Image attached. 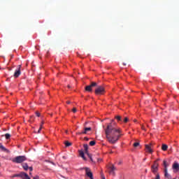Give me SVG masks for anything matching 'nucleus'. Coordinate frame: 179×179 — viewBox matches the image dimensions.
<instances>
[{
	"label": "nucleus",
	"mask_w": 179,
	"mask_h": 179,
	"mask_svg": "<svg viewBox=\"0 0 179 179\" xmlns=\"http://www.w3.org/2000/svg\"><path fill=\"white\" fill-rule=\"evenodd\" d=\"M105 134L109 143L115 144L121 136V129H117L115 126H113L112 123H109L105 129Z\"/></svg>",
	"instance_id": "obj_1"
},
{
	"label": "nucleus",
	"mask_w": 179,
	"mask_h": 179,
	"mask_svg": "<svg viewBox=\"0 0 179 179\" xmlns=\"http://www.w3.org/2000/svg\"><path fill=\"white\" fill-rule=\"evenodd\" d=\"M27 159L26 155H17L12 159L13 162H15L16 164H21Z\"/></svg>",
	"instance_id": "obj_2"
},
{
	"label": "nucleus",
	"mask_w": 179,
	"mask_h": 179,
	"mask_svg": "<svg viewBox=\"0 0 179 179\" xmlns=\"http://www.w3.org/2000/svg\"><path fill=\"white\" fill-rule=\"evenodd\" d=\"M104 92H106L104 86L98 85L96 83V87L95 89V94H103Z\"/></svg>",
	"instance_id": "obj_3"
},
{
	"label": "nucleus",
	"mask_w": 179,
	"mask_h": 179,
	"mask_svg": "<svg viewBox=\"0 0 179 179\" xmlns=\"http://www.w3.org/2000/svg\"><path fill=\"white\" fill-rule=\"evenodd\" d=\"M16 177H20V178L22 179H31L30 177L27 174V173H20V174H14L13 176V178H15Z\"/></svg>",
	"instance_id": "obj_4"
},
{
	"label": "nucleus",
	"mask_w": 179,
	"mask_h": 179,
	"mask_svg": "<svg viewBox=\"0 0 179 179\" xmlns=\"http://www.w3.org/2000/svg\"><path fill=\"white\" fill-rule=\"evenodd\" d=\"M151 170L154 174H156L159 170V163L157 161H155L153 165L151 166Z\"/></svg>",
	"instance_id": "obj_5"
},
{
	"label": "nucleus",
	"mask_w": 179,
	"mask_h": 179,
	"mask_svg": "<svg viewBox=\"0 0 179 179\" xmlns=\"http://www.w3.org/2000/svg\"><path fill=\"white\" fill-rule=\"evenodd\" d=\"M94 86H97L96 82H92L90 85H88L87 86H85V90L87 92H92V87Z\"/></svg>",
	"instance_id": "obj_6"
},
{
	"label": "nucleus",
	"mask_w": 179,
	"mask_h": 179,
	"mask_svg": "<svg viewBox=\"0 0 179 179\" xmlns=\"http://www.w3.org/2000/svg\"><path fill=\"white\" fill-rule=\"evenodd\" d=\"M85 170L86 176L89 177V178L90 179H94L93 174L92 173L90 168H85Z\"/></svg>",
	"instance_id": "obj_7"
},
{
	"label": "nucleus",
	"mask_w": 179,
	"mask_h": 179,
	"mask_svg": "<svg viewBox=\"0 0 179 179\" xmlns=\"http://www.w3.org/2000/svg\"><path fill=\"white\" fill-rule=\"evenodd\" d=\"M83 147H84L85 152L86 154H87L88 157H89L90 159H91V161H93L92 157V154H90V153H89V151H88V150H89V145H88V144H84Z\"/></svg>",
	"instance_id": "obj_8"
},
{
	"label": "nucleus",
	"mask_w": 179,
	"mask_h": 179,
	"mask_svg": "<svg viewBox=\"0 0 179 179\" xmlns=\"http://www.w3.org/2000/svg\"><path fill=\"white\" fill-rule=\"evenodd\" d=\"M116 166H115V165H111V166H110V174H113V176H115V171H116Z\"/></svg>",
	"instance_id": "obj_9"
},
{
	"label": "nucleus",
	"mask_w": 179,
	"mask_h": 179,
	"mask_svg": "<svg viewBox=\"0 0 179 179\" xmlns=\"http://www.w3.org/2000/svg\"><path fill=\"white\" fill-rule=\"evenodd\" d=\"M21 75V71H20V65H19V68L17 69H15V71L14 73L15 78H18Z\"/></svg>",
	"instance_id": "obj_10"
},
{
	"label": "nucleus",
	"mask_w": 179,
	"mask_h": 179,
	"mask_svg": "<svg viewBox=\"0 0 179 179\" xmlns=\"http://www.w3.org/2000/svg\"><path fill=\"white\" fill-rule=\"evenodd\" d=\"M145 150L148 152H153V150L152 149V144H146L145 145Z\"/></svg>",
	"instance_id": "obj_11"
},
{
	"label": "nucleus",
	"mask_w": 179,
	"mask_h": 179,
	"mask_svg": "<svg viewBox=\"0 0 179 179\" xmlns=\"http://www.w3.org/2000/svg\"><path fill=\"white\" fill-rule=\"evenodd\" d=\"M169 166V164H168L167 161L165 159L164 160V174H166L168 171V167Z\"/></svg>",
	"instance_id": "obj_12"
},
{
	"label": "nucleus",
	"mask_w": 179,
	"mask_h": 179,
	"mask_svg": "<svg viewBox=\"0 0 179 179\" xmlns=\"http://www.w3.org/2000/svg\"><path fill=\"white\" fill-rule=\"evenodd\" d=\"M173 170H176V171H179V163L178 162H174L173 165Z\"/></svg>",
	"instance_id": "obj_13"
},
{
	"label": "nucleus",
	"mask_w": 179,
	"mask_h": 179,
	"mask_svg": "<svg viewBox=\"0 0 179 179\" xmlns=\"http://www.w3.org/2000/svg\"><path fill=\"white\" fill-rule=\"evenodd\" d=\"M0 148L2 151H5L6 152H9V150H8V148L4 147V145H3L1 143H0Z\"/></svg>",
	"instance_id": "obj_14"
},
{
	"label": "nucleus",
	"mask_w": 179,
	"mask_h": 179,
	"mask_svg": "<svg viewBox=\"0 0 179 179\" xmlns=\"http://www.w3.org/2000/svg\"><path fill=\"white\" fill-rule=\"evenodd\" d=\"M22 168L24 169V170H25V171H27V170H29V165L27 162H24L22 164Z\"/></svg>",
	"instance_id": "obj_15"
},
{
	"label": "nucleus",
	"mask_w": 179,
	"mask_h": 179,
	"mask_svg": "<svg viewBox=\"0 0 179 179\" xmlns=\"http://www.w3.org/2000/svg\"><path fill=\"white\" fill-rule=\"evenodd\" d=\"M79 154H80V157H82V158H83V159H86V157H85V152L83 150H80V151L79 152Z\"/></svg>",
	"instance_id": "obj_16"
},
{
	"label": "nucleus",
	"mask_w": 179,
	"mask_h": 179,
	"mask_svg": "<svg viewBox=\"0 0 179 179\" xmlns=\"http://www.w3.org/2000/svg\"><path fill=\"white\" fill-rule=\"evenodd\" d=\"M162 150H163V151H166V150H168V145H167V144H162Z\"/></svg>",
	"instance_id": "obj_17"
},
{
	"label": "nucleus",
	"mask_w": 179,
	"mask_h": 179,
	"mask_svg": "<svg viewBox=\"0 0 179 179\" xmlns=\"http://www.w3.org/2000/svg\"><path fill=\"white\" fill-rule=\"evenodd\" d=\"M164 176H165L166 178H168V179L172 178L170 174H169L168 171H166V174H164Z\"/></svg>",
	"instance_id": "obj_18"
},
{
	"label": "nucleus",
	"mask_w": 179,
	"mask_h": 179,
	"mask_svg": "<svg viewBox=\"0 0 179 179\" xmlns=\"http://www.w3.org/2000/svg\"><path fill=\"white\" fill-rule=\"evenodd\" d=\"M115 119H117V122H123L121 116H115Z\"/></svg>",
	"instance_id": "obj_19"
},
{
	"label": "nucleus",
	"mask_w": 179,
	"mask_h": 179,
	"mask_svg": "<svg viewBox=\"0 0 179 179\" xmlns=\"http://www.w3.org/2000/svg\"><path fill=\"white\" fill-rule=\"evenodd\" d=\"M65 145H66V147H69L70 145H72V143H70L69 141H65Z\"/></svg>",
	"instance_id": "obj_20"
},
{
	"label": "nucleus",
	"mask_w": 179,
	"mask_h": 179,
	"mask_svg": "<svg viewBox=\"0 0 179 179\" xmlns=\"http://www.w3.org/2000/svg\"><path fill=\"white\" fill-rule=\"evenodd\" d=\"M78 134H87L86 127L84 128V130L83 131H80V133H78Z\"/></svg>",
	"instance_id": "obj_21"
},
{
	"label": "nucleus",
	"mask_w": 179,
	"mask_h": 179,
	"mask_svg": "<svg viewBox=\"0 0 179 179\" xmlns=\"http://www.w3.org/2000/svg\"><path fill=\"white\" fill-rule=\"evenodd\" d=\"M5 137L6 139H9V138H10V134L9 133H6L5 134Z\"/></svg>",
	"instance_id": "obj_22"
},
{
	"label": "nucleus",
	"mask_w": 179,
	"mask_h": 179,
	"mask_svg": "<svg viewBox=\"0 0 179 179\" xmlns=\"http://www.w3.org/2000/svg\"><path fill=\"white\" fill-rule=\"evenodd\" d=\"M96 141L95 140H92V141L90 142V145H95Z\"/></svg>",
	"instance_id": "obj_23"
},
{
	"label": "nucleus",
	"mask_w": 179,
	"mask_h": 179,
	"mask_svg": "<svg viewBox=\"0 0 179 179\" xmlns=\"http://www.w3.org/2000/svg\"><path fill=\"white\" fill-rule=\"evenodd\" d=\"M85 130H86V134H87V131H91L92 127H85Z\"/></svg>",
	"instance_id": "obj_24"
},
{
	"label": "nucleus",
	"mask_w": 179,
	"mask_h": 179,
	"mask_svg": "<svg viewBox=\"0 0 179 179\" xmlns=\"http://www.w3.org/2000/svg\"><path fill=\"white\" fill-rule=\"evenodd\" d=\"M42 129H43V124H41V126H40V127H39V129L38 130V133H41Z\"/></svg>",
	"instance_id": "obj_25"
},
{
	"label": "nucleus",
	"mask_w": 179,
	"mask_h": 179,
	"mask_svg": "<svg viewBox=\"0 0 179 179\" xmlns=\"http://www.w3.org/2000/svg\"><path fill=\"white\" fill-rule=\"evenodd\" d=\"M138 145H140V143H138V142H136L134 143V147H138Z\"/></svg>",
	"instance_id": "obj_26"
},
{
	"label": "nucleus",
	"mask_w": 179,
	"mask_h": 179,
	"mask_svg": "<svg viewBox=\"0 0 179 179\" xmlns=\"http://www.w3.org/2000/svg\"><path fill=\"white\" fill-rule=\"evenodd\" d=\"M128 120H129L128 117H124L123 122H124V123H127Z\"/></svg>",
	"instance_id": "obj_27"
},
{
	"label": "nucleus",
	"mask_w": 179,
	"mask_h": 179,
	"mask_svg": "<svg viewBox=\"0 0 179 179\" xmlns=\"http://www.w3.org/2000/svg\"><path fill=\"white\" fill-rule=\"evenodd\" d=\"M152 179H160V176H159V174H157L155 178H152Z\"/></svg>",
	"instance_id": "obj_28"
},
{
	"label": "nucleus",
	"mask_w": 179,
	"mask_h": 179,
	"mask_svg": "<svg viewBox=\"0 0 179 179\" xmlns=\"http://www.w3.org/2000/svg\"><path fill=\"white\" fill-rule=\"evenodd\" d=\"M36 115L38 117H40L41 113L39 112H36Z\"/></svg>",
	"instance_id": "obj_29"
},
{
	"label": "nucleus",
	"mask_w": 179,
	"mask_h": 179,
	"mask_svg": "<svg viewBox=\"0 0 179 179\" xmlns=\"http://www.w3.org/2000/svg\"><path fill=\"white\" fill-rule=\"evenodd\" d=\"M76 112H77L76 108H73V113H76Z\"/></svg>",
	"instance_id": "obj_30"
},
{
	"label": "nucleus",
	"mask_w": 179,
	"mask_h": 179,
	"mask_svg": "<svg viewBox=\"0 0 179 179\" xmlns=\"http://www.w3.org/2000/svg\"><path fill=\"white\" fill-rule=\"evenodd\" d=\"M34 179H40V177L38 176H36V177H34Z\"/></svg>",
	"instance_id": "obj_31"
},
{
	"label": "nucleus",
	"mask_w": 179,
	"mask_h": 179,
	"mask_svg": "<svg viewBox=\"0 0 179 179\" xmlns=\"http://www.w3.org/2000/svg\"><path fill=\"white\" fill-rule=\"evenodd\" d=\"M29 171H33V166H29Z\"/></svg>",
	"instance_id": "obj_32"
},
{
	"label": "nucleus",
	"mask_w": 179,
	"mask_h": 179,
	"mask_svg": "<svg viewBox=\"0 0 179 179\" xmlns=\"http://www.w3.org/2000/svg\"><path fill=\"white\" fill-rule=\"evenodd\" d=\"M84 138H85V140H86L87 141H89V140H90V138H89L88 137H85Z\"/></svg>",
	"instance_id": "obj_33"
},
{
	"label": "nucleus",
	"mask_w": 179,
	"mask_h": 179,
	"mask_svg": "<svg viewBox=\"0 0 179 179\" xmlns=\"http://www.w3.org/2000/svg\"><path fill=\"white\" fill-rule=\"evenodd\" d=\"M141 129H143V130H146L145 127H144V126H141Z\"/></svg>",
	"instance_id": "obj_34"
},
{
	"label": "nucleus",
	"mask_w": 179,
	"mask_h": 179,
	"mask_svg": "<svg viewBox=\"0 0 179 179\" xmlns=\"http://www.w3.org/2000/svg\"><path fill=\"white\" fill-rule=\"evenodd\" d=\"M45 122L44 121H42L41 122V124H42V129H43V125L44 124Z\"/></svg>",
	"instance_id": "obj_35"
},
{
	"label": "nucleus",
	"mask_w": 179,
	"mask_h": 179,
	"mask_svg": "<svg viewBox=\"0 0 179 179\" xmlns=\"http://www.w3.org/2000/svg\"><path fill=\"white\" fill-rule=\"evenodd\" d=\"M67 103L69 105L71 103L70 101H67Z\"/></svg>",
	"instance_id": "obj_36"
},
{
	"label": "nucleus",
	"mask_w": 179,
	"mask_h": 179,
	"mask_svg": "<svg viewBox=\"0 0 179 179\" xmlns=\"http://www.w3.org/2000/svg\"><path fill=\"white\" fill-rule=\"evenodd\" d=\"M102 179H106V178H105V177H103V176H102Z\"/></svg>",
	"instance_id": "obj_37"
},
{
	"label": "nucleus",
	"mask_w": 179,
	"mask_h": 179,
	"mask_svg": "<svg viewBox=\"0 0 179 179\" xmlns=\"http://www.w3.org/2000/svg\"><path fill=\"white\" fill-rule=\"evenodd\" d=\"M68 87H71L70 85H68Z\"/></svg>",
	"instance_id": "obj_38"
},
{
	"label": "nucleus",
	"mask_w": 179,
	"mask_h": 179,
	"mask_svg": "<svg viewBox=\"0 0 179 179\" xmlns=\"http://www.w3.org/2000/svg\"><path fill=\"white\" fill-rule=\"evenodd\" d=\"M134 122H137V120H134Z\"/></svg>",
	"instance_id": "obj_39"
},
{
	"label": "nucleus",
	"mask_w": 179,
	"mask_h": 179,
	"mask_svg": "<svg viewBox=\"0 0 179 179\" xmlns=\"http://www.w3.org/2000/svg\"><path fill=\"white\" fill-rule=\"evenodd\" d=\"M66 133H68V131H67V130H66Z\"/></svg>",
	"instance_id": "obj_40"
},
{
	"label": "nucleus",
	"mask_w": 179,
	"mask_h": 179,
	"mask_svg": "<svg viewBox=\"0 0 179 179\" xmlns=\"http://www.w3.org/2000/svg\"><path fill=\"white\" fill-rule=\"evenodd\" d=\"M52 164H55V162H52Z\"/></svg>",
	"instance_id": "obj_41"
},
{
	"label": "nucleus",
	"mask_w": 179,
	"mask_h": 179,
	"mask_svg": "<svg viewBox=\"0 0 179 179\" xmlns=\"http://www.w3.org/2000/svg\"><path fill=\"white\" fill-rule=\"evenodd\" d=\"M29 175L31 176V173H29Z\"/></svg>",
	"instance_id": "obj_42"
},
{
	"label": "nucleus",
	"mask_w": 179,
	"mask_h": 179,
	"mask_svg": "<svg viewBox=\"0 0 179 179\" xmlns=\"http://www.w3.org/2000/svg\"><path fill=\"white\" fill-rule=\"evenodd\" d=\"M118 164H121V162H118Z\"/></svg>",
	"instance_id": "obj_43"
},
{
	"label": "nucleus",
	"mask_w": 179,
	"mask_h": 179,
	"mask_svg": "<svg viewBox=\"0 0 179 179\" xmlns=\"http://www.w3.org/2000/svg\"><path fill=\"white\" fill-rule=\"evenodd\" d=\"M124 66H126V64H124Z\"/></svg>",
	"instance_id": "obj_44"
},
{
	"label": "nucleus",
	"mask_w": 179,
	"mask_h": 179,
	"mask_svg": "<svg viewBox=\"0 0 179 179\" xmlns=\"http://www.w3.org/2000/svg\"><path fill=\"white\" fill-rule=\"evenodd\" d=\"M0 176H1V173H0Z\"/></svg>",
	"instance_id": "obj_45"
},
{
	"label": "nucleus",
	"mask_w": 179,
	"mask_h": 179,
	"mask_svg": "<svg viewBox=\"0 0 179 179\" xmlns=\"http://www.w3.org/2000/svg\"><path fill=\"white\" fill-rule=\"evenodd\" d=\"M173 179H176V178H173Z\"/></svg>",
	"instance_id": "obj_46"
}]
</instances>
